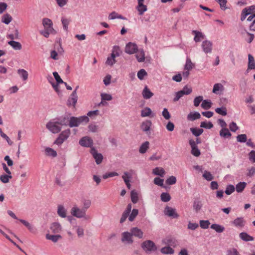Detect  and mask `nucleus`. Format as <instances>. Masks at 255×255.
I'll list each match as a JSON object with an SVG mask.
<instances>
[{
	"mask_svg": "<svg viewBox=\"0 0 255 255\" xmlns=\"http://www.w3.org/2000/svg\"><path fill=\"white\" fill-rule=\"evenodd\" d=\"M89 121V118L86 116L79 117H71L69 119L68 125L71 128L78 127L82 124H87Z\"/></svg>",
	"mask_w": 255,
	"mask_h": 255,
	"instance_id": "f257e3e1",
	"label": "nucleus"
},
{
	"mask_svg": "<svg viewBox=\"0 0 255 255\" xmlns=\"http://www.w3.org/2000/svg\"><path fill=\"white\" fill-rule=\"evenodd\" d=\"M61 126L57 121H51L46 124V128L53 133L59 132L61 129Z\"/></svg>",
	"mask_w": 255,
	"mask_h": 255,
	"instance_id": "f03ea898",
	"label": "nucleus"
},
{
	"mask_svg": "<svg viewBox=\"0 0 255 255\" xmlns=\"http://www.w3.org/2000/svg\"><path fill=\"white\" fill-rule=\"evenodd\" d=\"M141 247L147 253L155 251L157 249L155 244L150 240L143 242L141 244Z\"/></svg>",
	"mask_w": 255,
	"mask_h": 255,
	"instance_id": "7ed1b4c3",
	"label": "nucleus"
},
{
	"mask_svg": "<svg viewBox=\"0 0 255 255\" xmlns=\"http://www.w3.org/2000/svg\"><path fill=\"white\" fill-rule=\"evenodd\" d=\"M71 133L70 130L67 129L61 132L58 138L54 142L55 144L61 145L65 140H66L70 136Z\"/></svg>",
	"mask_w": 255,
	"mask_h": 255,
	"instance_id": "20e7f679",
	"label": "nucleus"
},
{
	"mask_svg": "<svg viewBox=\"0 0 255 255\" xmlns=\"http://www.w3.org/2000/svg\"><path fill=\"white\" fill-rule=\"evenodd\" d=\"M119 49V47L114 46L113 48V52L111 54V56L108 57L107 58V61L106 62V64L110 66H113L116 62L115 60V58L116 56H119L120 54L118 51V49Z\"/></svg>",
	"mask_w": 255,
	"mask_h": 255,
	"instance_id": "39448f33",
	"label": "nucleus"
},
{
	"mask_svg": "<svg viewBox=\"0 0 255 255\" xmlns=\"http://www.w3.org/2000/svg\"><path fill=\"white\" fill-rule=\"evenodd\" d=\"M70 212L72 216L78 218H84L86 216V212L85 210L80 209L77 206L73 207L71 209Z\"/></svg>",
	"mask_w": 255,
	"mask_h": 255,
	"instance_id": "423d86ee",
	"label": "nucleus"
},
{
	"mask_svg": "<svg viewBox=\"0 0 255 255\" xmlns=\"http://www.w3.org/2000/svg\"><path fill=\"white\" fill-rule=\"evenodd\" d=\"M78 88L77 86L76 89L72 92V93L70 95L69 97L67 102V105L68 107H73V108L75 107L76 104L77 102L78 97L77 96L76 90Z\"/></svg>",
	"mask_w": 255,
	"mask_h": 255,
	"instance_id": "0eeeda50",
	"label": "nucleus"
},
{
	"mask_svg": "<svg viewBox=\"0 0 255 255\" xmlns=\"http://www.w3.org/2000/svg\"><path fill=\"white\" fill-rule=\"evenodd\" d=\"M42 24L45 30H47L50 32L56 33V30L53 27V22L52 20L48 18H44L42 19Z\"/></svg>",
	"mask_w": 255,
	"mask_h": 255,
	"instance_id": "6e6552de",
	"label": "nucleus"
},
{
	"mask_svg": "<svg viewBox=\"0 0 255 255\" xmlns=\"http://www.w3.org/2000/svg\"><path fill=\"white\" fill-rule=\"evenodd\" d=\"M90 153L92 155L97 164H100L102 163L103 156L101 153H98L94 147H92L91 148Z\"/></svg>",
	"mask_w": 255,
	"mask_h": 255,
	"instance_id": "1a4fd4ad",
	"label": "nucleus"
},
{
	"mask_svg": "<svg viewBox=\"0 0 255 255\" xmlns=\"http://www.w3.org/2000/svg\"><path fill=\"white\" fill-rule=\"evenodd\" d=\"M164 213L165 215L172 218H178L179 216L175 209L168 206L165 208Z\"/></svg>",
	"mask_w": 255,
	"mask_h": 255,
	"instance_id": "9d476101",
	"label": "nucleus"
},
{
	"mask_svg": "<svg viewBox=\"0 0 255 255\" xmlns=\"http://www.w3.org/2000/svg\"><path fill=\"white\" fill-rule=\"evenodd\" d=\"M122 242L125 244H131L133 241L131 233L126 232L122 234Z\"/></svg>",
	"mask_w": 255,
	"mask_h": 255,
	"instance_id": "9b49d317",
	"label": "nucleus"
},
{
	"mask_svg": "<svg viewBox=\"0 0 255 255\" xmlns=\"http://www.w3.org/2000/svg\"><path fill=\"white\" fill-rule=\"evenodd\" d=\"M137 5L136 9L138 12L139 15H142L143 13L147 10V6L144 4L145 0H137Z\"/></svg>",
	"mask_w": 255,
	"mask_h": 255,
	"instance_id": "f8f14e48",
	"label": "nucleus"
},
{
	"mask_svg": "<svg viewBox=\"0 0 255 255\" xmlns=\"http://www.w3.org/2000/svg\"><path fill=\"white\" fill-rule=\"evenodd\" d=\"M137 46L136 44L129 42L126 45L125 52L128 54H132L137 51Z\"/></svg>",
	"mask_w": 255,
	"mask_h": 255,
	"instance_id": "ddd939ff",
	"label": "nucleus"
},
{
	"mask_svg": "<svg viewBox=\"0 0 255 255\" xmlns=\"http://www.w3.org/2000/svg\"><path fill=\"white\" fill-rule=\"evenodd\" d=\"M164 244L169 247L173 248L176 247L178 245L177 241L174 238L171 237H167L162 240Z\"/></svg>",
	"mask_w": 255,
	"mask_h": 255,
	"instance_id": "4468645a",
	"label": "nucleus"
},
{
	"mask_svg": "<svg viewBox=\"0 0 255 255\" xmlns=\"http://www.w3.org/2000/svg\"><path fill=\"white\" fill-rule=\"evenodd\" d=\"M79 144L82 146L91 147L93 144V141L91 138L88 136H85L80 140Z\"/></svg>",
	"mask_w": 255,
	"mask_h": 255,
	"instance_id": "2eb2a0df",
	"label": "nucleus"
},
{
	"mask_svg": "<svg viewBox=\"0 0 255 255\" xmlns=\"http://www.w3.org/2000/svg\"><path fill=\"white\" fill-rule=\"evenodd\" d=\"M213 44L209 40H205L202 43V47L203 51L206 53H211Z\"/></svg>",
	"mask_w": 255,
	"mask_h": 255,
	"instance_id": "dca6fc26",
	"label": "nucleus"
},
{
	"mask_svg": "<svg viewBox=\"0 0 255 255\" xmlns=\"http://www.w3.org/2000/svg\"><path fill=\"white\" fill-rule=\"evenodd\" d=\"M189 144L191 147V153L196 157H198L200 154V151L198 148L196 142L193 140H189Z\"/></svg>",
	"mask_w": 255,
	"mask_h": 255,
	"instance_id": "f3484780",
	"label": "nucleus"
},
{
	"mask_svg": "<svg viewBox=\"0 0 255 255\" xmlns=\"http://www.w3.org/2000/svg\"><path fill=\"white\" fill-rule=\"evenodd\" d=\"M152 126V123L150 120H146L143 122L140 126L141 130L146 133H150V129Z\"/></svg>",
	"mask_w": 255,
	"mask_h": 255,
	"instance_id": "a211bd4d",
	"label": "nucleus"
},
{
	"mask_svg": "<svg viewBox=\"0 0 255 255\" xmlns=\"http://www.w3.org/2000/svg\"><path fill=\"white\" fill-rule=\"evenodd\" d=\"M246 224V221L243 217H238L235 219L233 222L232 224L237 228H243Z\"/></svg>",
	"mask_w": 255,
	"mask_h": 255,
	"instance_id": "6ab92c4d",
	"label": "nucleus"
},
{
	"mask_svg": "<svg viewBox=\"0 0 255 255\" xmlns=\"http://www.w3.org/2000/svg\"><path fill=\"white\" fill-rule=\"evenodd\" d=\"M192 34L195 35L194 40L196 42H200L202 40L205 38V35L200 31L197 30H193Z\"/></svg>",
	"mask_w": 255,
	"mask_h": 255,
	"instance_id": "aec40b11",
	"label": "nucleus"
},
{
	"mask_svg": "<svg viewBox=\"0 0 255 255\" xmlns=\"http://www.w3.org/2000/svg\"><path fill=\"white\" fill-rule=\"evenodd\" d=\"M50 230L53 233H59L62 230V227L60 223L54 222L51 225Z\"/></svg>",
	"mask_w": 255,
	"mask_h": 255,
	"instance_id": "412c9836",
	"label": "nucleus"
},
{
	"mask_svg": "<svg viewBox=\"0 0 255 255\" xmlns=\"http://www.w3.org/2000/svg\"><path fill=\"white\" fill-rule=\"evenodd\" d=\"M248 60L247 71L255 69V61L254 57L250 54L248 55Z\"/></svg>",
	"mask_w": 255,
	"mask_h": 255,
	"instance_id": "4be33fe9",
	"label": "nucleus"
},
{
	"mask_svg": "<svg viewBox=\"0 0 255 255\" xmlns=\"http://www.w3.org/2000/svg\"><path fill=\"white\" fill-rule=\"evenodd\" d=\"M131 175L128 172H124V175L122 176V178L123 179L127 187L129 189L130 188V187H131V185L129 183L130 182L129 179L131 178Z\"/></svg>",
	"mask_w": 255,
	"mask_h": 255,
	"instance_id": "5701e85b",
	"label": "nucleus"
},
{
	"mask_svg": "<svg viewBox=\"0 0 255 255\" xmlns=\"http://www.w3.org/2000/svg\"><path fill=\"white\" fill-rule=\"evenodd\" d=\"M130 232L132 236L138 237V238H141L143 236V232L137 227L132 228L130 230Z\"/></svg>",
	"mask_w": 255,
	"mask_h": 255,
	"instance_id": "b1692460",
	"label": "nucleus"
},
{
	"mask_svg": "<svg viewBox=\"0 0 255 255\" xmlns=\"http://www.w3.org/2000/svg\"><path fill=\"white\" fill-rule=\"evenodd\" d=\"M142 94L145 99H149L153 95V93L150 91L147 86H145L143 89Z\"/></svg>",
	"mask_w": 255,
	"mask_h": 255,
	"instance_id": "393cba45",
	"label": "nucleus"
},
{
	"mask_svg": "<svg viewBox=\"0 0 255 255\" xmlns=\"http://www.w3.org/2000/svg\"><path fill=\"white\" fill-rule=\"evenodd\" d=\"M224 86L221 83H216L214 85L213 89V93L216 94H219V92H223L224 91Z\"/></svg>",
	"mask_w": 255,
	"mask_h": 255,
	"instance_id": "a878e982",
	"label": "nucleus"
},
{
	"mask_svg": "<svg viewBox=\"0 0 255 255\" xmlns=\"http://www.w3.org/2000/svg\"><path fill=\"white\" fill-rule=\"evenodd\" d=\"M17 73L23 81H24L27 80L28 73L25 70L19 69L17 70Z\"/></svg>",
	"mask_w": 255,
	"mask_h": 255,
	"instance_id": "bb28decb",
	"label": "nucleus"
},
{
	"mask_svg": "<svg viewBox=\"0 0 255 255\" xmlns=\"http://www.w3.org/2000/svg\"><path fill=\"white\" fill-rule=\"evenodd\" d=\"M201 117V115L198 112H191L187 116V119L189 121H193L195 120L199 119Z\"/></svg>",
	"mask_w": 255,
	"mask_h": 255,
	"instance_id": "cd10ccee",
	"label": "nucleus"
},
{
	"mask_svg": "<svg viewBox=\"0 0 255 255\" xmlns=\"http://www.w3.org/2000/svg\"><path fill=\"white\" fill-rule=\"evenodd\" d=\"M57 214L61 218H65L67 215V211L63 206L59 205L57 209Z\"/></svg>",
	"mask_w": 255,
	"mask_h": 255,
	"instance_id": "c85d7f7f",
	"label": "nucleus"
},
{
	"mask_svg": "<svg viewBox=\"0 0 255 255\" xmlns=\"http://www.w3.org/2000/svg\"><path fill=\"white\" fill-rule=\"evenodd\" d=\"M240 238L243 241L246 242L248 241H253L254 240V238L249 234H248L246 232L241 233L239 235Z\"/></svg>",
	"mask_w": 255,
	"mask_h": 255,
	"instance_id": "c756f323",
	"label": "nucleus"
},
{
	"mask_svg": "<svg viewBox=\"0 0 255 255\" xmlns=\"http://www.w3.org/2000/svg\"><path fill=\"white\" fill-rule=\"evenodd\" d=\"M62 238L61 236L59 235H52L50 234L46 235V239L50 240L54 243H56L58 240Z\"/></svg>",
	"mask_w": 255,
	"mask_h": 255,
	"instance_id": "7c9ffc66",
	"label": "nucleus"
},
{
	"mask_svg": "<svg viewBox=\"0 0 255 255\" xmlns=\"http://www.w3.org/2000/svg\"><path fill=\"white\" fill-rule=\"evenodd\" d=\"M149 147V142L148 141H145L140 145L139 152L140 153H145Z\"/></svg>",
	"mask_w": 255,
	"mask_h": 255,
	"instance_id": "2f4dec72",
	"label": "nucleus"
},
{
	"mask_svg": "<svg viewBox=\"0 0 255 255\" xmlns=\"http://www.w3.org/2000/svg\"><path fill=\"white\" fill-rule=\"evenodd\" d=\"M152 173L154 175H159L163 177L165 174V170L162 167H156L152 170Z\"/></svg>",
	"mask_w": 255,
	"mask_h": 255,
	"instance_id": "473e14b6",
	"label": "nucleus"
},
{
	"mask_svg": "<svg viewBox=\"0 0 255 255\" xmlns=\"http://www.w3.org/2000/svg\"><path fill=\"white\" fill-rule=\"evenodd\" d=\"M8 44L16 50H20L22 48V45L19 42L11 40L8 41Z\"/></svg>",
	"mask_w": 255,
	"mask_h": 255,
	"instance_id": "72a5a7b5",
	"label": "nucleus"
},
{
	"mask_svg": "<svg viewBox=\"0 0 255 255\" xmlns=\"http://www.w3.org/2000/svg\"><path fill=\"white\" fill-rule=\"evenodd\" d=\"M130 198L133 203H136L139 199L138 193L135 190H132L130 192Z\"/></svg>",
	"mask_w": 255,
	"mask_h": 255,
	"instance_id": "f704fd0d",
	"label": "nucleus"
},
{
	"mask_svg": "<svg viewBox=\"0 0 255 255\" xmlns=\"http://www.w3.org/2000/svg\"><path fill=\"white\" fill-rule=\"evenodd\" d=\"M136 57L137 61L139 62L144 61L145 59L144 53L142 50H138L136 52Z\"/></svg>",
	"mask_w": 255,
	"mask_h": 255,
	"instance_id": "c9c22d12",
	"label": "nucleus"
},
{
	"mask_svg": "<svg viewBox=\"0 0 255 255\" xmlns=\"http://www.w3.org/2000/svg\"><path fill=\"white\" fill-rule=\"evenodd\" d=\"M161 252L163 254L172 255L174 253V250L169 246H167L161 248Z\"/></svg>",
	"mask_w": 255,
	"mask_h": 255,
	"instance_id": "e433bc0d",
	"label": "nucleus"
},
{
	"mask_svg": "<svg viewBox=\"0 0 255 255\" xmlns=\"http://www.w3.org/2000/svg\"><path fill=\"white\" fill-rule=\"evenodd\" d=\"M231 133L227 128L222 129L220 131V135L224 138H228L231 136Z\"/></svg>",
	"mask_w": 255,
	"mask_h": 255,
	"instance_id": "4c0bfd02",
	"label": "nucleus"
},
{
	"mask_svg": "<svg viewBox=\"0 0 255 255\" xmlns=\"http://www.w3.org/2000/svg\"><path fill=\"white\" fill-rule=\"evenodd\" d=\"M211 228L218 233H222L225 230V228L223 226L217 224H212L211 226Z\"/></svg>",
	"mask_w": 255,
	"mask_h": 255,
	"instance_id": "58836bf2",
	"label": "nucleus"
},
{
	"mask_svg": "<svg viewBox=\"0 0 255 255\" xmlns=\"http://www.w3.org/2000/svg\"><path fill=\"white\" fill-rule=\"evenodd\" d=\"M45 154L47 156L56 157L57 156V152L53 149L50 147H46L45 150Z\"/></svg>",
	"mask_w": 255,
	"mask_h": 255,
	"instance_id": "ea45409f",
	"label": "nucleus"
},
{
	"mask_svg": "<svg viewBox=\"0 0 255 255\" xmlns=\"http://www.w3.org/2000/svg\"><path fill=\"white\" fill-rule=\"evenodd\" d=\"M11 16L8 13L4 14L2 17L1 21L6 24H9L12 20Z\"/></svg>",
	"mask_w": 255,
	"mask_h": 255,
	"instance_id": "a19ab883",
	"label": "nucleus"
},
{
	"mask_svg": "<svg viewBox=\"0 0 255 255\" xmlns=\"http://www.w3.org/2000/svg\"><path fill=\"white\" fill-rule=\"evenodd\" d=\"M71 20L69 18H67L65 17H62L61 18V22L63 27L65 31H67L68 29V25L70 22Z\"/></svg>",
	"mask_w": 255,
	"mask_h": 255,
	"instance_id": "79ce46f5",
	"label": "nucleus"
},
{
	"mask_svg": "<svg viewBox=\"0 0 255 255\" xmlns=\"http://www.w3.org/2000/svg\"><path fill=\"white\" fill-rule=\"evenodd\" d=\"M12 178V176L10 174H3L0 176V181L3 183H7L9 182V179Z\"/></svg>",
	"mask_w": 255,
	"mask_h": 255,
	"instance_id": "37998d69",
	"label": "nucleus"
},
{
	"mask_svg": "<svg viewBox=\"0 0 255 255\" xmlns=\"http://www.w3.org/2000/svg\"><path fill=\"white\" fill-rule=\"evenodd\" d=\"M152 113L151 109L149 108L146 107L143 109L141 112V116L142 117H149Z\"/></svg>",
	"mask_w": 255,
	"mask_h": 255,
	"instance_id": "c03bdc74",
	"label": "nucleus"
},
{
	"mask_svg": "<svg viewBox=\"0 0 255 255\" xmlns=\"http://www.w3.org/2000/svg\"><path fill=\"white\" fill-rule=\"evenodd\" d=\"M212 106V103L210 101L205 100H203L201 107L205 110L209 109Z\"/></svg>",
	"mask_w": 255,
	"mask_h": 255,
	"instance_id": "a18cd8bd",
	"label": "nucleus"
},
{
	"mask_svg": "<svg viewBox=\"0 0 255 255\" xmlns=\"http://www.w3.org/2000/svg\"><path fill=\"white\" fill-rule=\"evenodd\" d=\"M138 214V210L136 209H133L132 210L130 214V215L129 214V216H129L128 217L129 221L130 222L133 221L134 220V219L135 218V217L137 216Z\"/></svg>",
	"mask_w": 255,
	"mask_h": 255,
	"instance_id": "49530a36",
	"label": "nucleus"
},
{
	"mask_svg": "<svg viewBox=\"0 0 255 255\" xmlns=\"http://www.w3.org/2000/svg\"><path fill=\"white\" fill-rule=\"evenodd\" d=\"M246 183L245 182H240L237 185H236V191L238 192H242L244 189H245V188L246 187Z\"/></svg>",
	"mask_w": 255,
	"mask_h": 255,
	"instance_id": "de8ad7c7",
	"label": "nucleus"
},
{
	"mask_svg": "<svg viewBox=\"0 0 255 255\" xmlns=\"http://www.w3.org/2000/svg\"><path fill=\"white\" fill-rule=\"evenodd\" d=\"M202 207V204L200 201H195L193 204V208L196 212H198Z\"/></svg>",
	"mask_w": 255,
	"mask_h": 255,
	"instance_id": "09e8293b",
	"label": "nucleus"
},
{
	"mask_svg": "<svg viewBox=\"0 0 255 255\" xmlns=\"http://www.w3.org/2000/svg\"><path fill=\"white\" fill-rule=\"evenodd\" d=\"M180 91L182 92L184 95H188L192 93V89L191 87L188 86H185L184 87L182 90H180Z\"/></svg>",
	"mask_w": 255,
	"mask_h": 255,
	"instance_id": "8fccbe9b",
	"label": "nucleus"
},
{
	"mask_svg": "<svg viewBox=\"0 0 255 255\" xmlns=\"http://www.w3.org/2000/svg\"><path fill=\"white\" fill-rule=\"evenodd\" d=\"M190 130L196 136L200 135L203 132V129L201 128H191Z\"/></svg>",
	"mask_w": 255,
	"mask_h": 255,
	"instance_id": "3c124183",
	"label": "nucleus"
},
{
	"mask_svg": "<svg viewBox=\"0 0 255 255\" xmlns=\"http://www.w3.org/2000/svg\"><path fill=\"white\" fill-rule=\"evenodd\" d=\"M210 224V222L208 220H200V226L201 228L206 229L209 228Z\"/></svg>",
	"mask_w": 255,
	"mask_h": 255,
	"instance_id": "603ef678",
	"label": "nucleus"
},
{
	"mask_svg": "<svg viewBox=\"0 0 255 255\" xmlns=\"http://www.w3.org/2000/svg\"><path fill=\"white\" fill-rule=\"evenodd\" d=\"M91 205V201L90 199H84L83 200V209H84L85 212Z\"/></svg>",
	"mask_w": 255,
	"mask_h": 255,
	"instance_id": "864d4df0",
	"label": "nucleus"
},
{
	"mask_svg": "<svg viewBox=\"0 0 255 255\" xmlns=\"http://www.w3.org/2000/svg\"><path fill=\"white\" fill-rule=\"evenodd\" d=\"M194 64L192 63L191 60L188 58L186 60V64L185 65V70L190 71L193 69Z\"/></svg>",
	"mask_w": 255,
	"mask_h": 255,
	"instance_id": "5fc2aeb1",
	"label": "nucleus"
},
{
	"mask_svg": "<svg viewBox=\"0 0 255 255\" xmlns=\"http://www.w3.org/2000/svg\"><path fill=\"white\" fill-rule=\"evenodd\" d=\"M161 199L162 201L167 202L170 200L171 197L167 193H162L161 194Z\"/></svg>",
	"mask_w": 255,
	"mask_h": 255,
	"instance_id": "6e6d98bb",
	"label": "nucleus"
},
{
	"mask_svg": "<svg viewBox=\"0 0 255 255\" xmlns=\"http://www.w3.org/2000/svg\"><path fill=\"white\" fill-rule=\"evenodd\" d=\"M58 123L60 126H67L69 123V119L68 117H63L59 119Z\"/></svg>",
	"mask_w": 255,
	"mask_h": 255,
	"instance_id": "4d7b16f0",
	"label": "nucleus"
},
{
	"mask_svg": "<svg viewBox=\"0 0 255 255\" xmlns=\"http://www.w3.org/2000/svg\"><path fill=\"white\" fill-rule=\"evenodd\" d=\"M184 95L183 94L182 92H181L180 91L177 92L174 94V98L173 99V101L174 102H177L179 100L180 98H181Z\"/></svg>",
	"mask_w": 255,
	"mask_h": 255,
	"instance_id": "13d9d810",
	"label": "nucleus"
},
{
	"mask_svg": "<svg viewBox=\"0 0 255 255\" xmlns=\"http://www.w3.org/2000/svg\"><path fill=\"white\" fill-rule=\"evenodd\" d=\"M215 111L217 113L222 116H226L227 114L226 109L225 107L218 108L215 109Z\"/></svg>",
	"mask_w": 255,
	"mask_h": 255,
	"instance_id": "bf43d9fd",
	"label": "nucleus"
},
{
	"mask_svg": "<svg viewBox=\"0 0 255 255\" xmlns=\"http://www.w3.org/2000/svg\"><path fill=\"white\" fill-rule=\"evenodd\" d=\"M101 97L102 101H111L112 100V96L109 94L101 93Z\"/></svg>",
	"mask_w": 255,
	"mask_h": 255,
	"instance_id": "052dcab7",
	"label": "nucleus"
},
{
	"mask_svg": "<svg viewBox=\"0 0 255 255\" xmlns=\"http://www.w3.org/2000/svg\"><path fill=\"white\" fill-rule=\"evenodd\" d=\"M247 13H248V15L252 14L254 11H255V5H251L249 7H247L243 9Z\"/></svg>",
	"mask_w": 255,
	"mask_h": 255,
	"instance_id": "680f3d73",
	"label": "nucleus"
},
{
	"mask_svg": "<svg viewBox=\"0 0 255 255\" xmlns=\"http://www.w3.org/2000/svg\"><path fill=\"white\" fill-rule=\"evenodd\" d=\"M176 182V178L174 176H170L166 180V183L168 185H173L175 184Z\"/></svg>",
	"mask_w": 255,
	"mask_h": 255,
	"instance_id": "e2e57ef3",
	"label": "nucleus"
},
{
	"mask_svg": "<svg viewBox=\"0 0 255 255\" xmlns=\"http://www.w3.org/2000/svg\"><path fill=\"white\" fill-rule=\"evenodd\" d=\"M203 177L208 181H211L213 179L212 174L207 171H205L203 175Z\"/></svg>",
	"mask_w": 255,
	"mask_h": 255,
	"instance_id": "0e129e2a",
	"label": "nucleus"
},
{
	"mask_svg": "<svg viewBox=\"0 0 255 255\" xmlns=\"http://www.w3.org/2000/svg\"><path fill=\"white\" fill-rule=\"evenodd\" d=\"M235 190V188L233 185H229L226 187L225 193L227 195L231 194Z\"/></svg>",
	"mask_w": 255,
	"mask_h": 255,
	"instance_id": "69168bd1",
	"label": "nucleus"
},
{
	"mask_svg": "<svg viewBox=\"0 0 255 255\" xmlns=\"http://www.w3.org/2000/svg\"><path fill=\"white\" fill-rule=\"evenodd\" d=\"M147 73L144 69L140 70L137 74V77L140 80H143L144 77L147 75Z\"/></svg>",
	"mask_w": 255,
	"mask_h": 255,
	"instance_id": "338daca9",
	"label": "nucleus"
},
{
	"mask_svg": "<svg viewBox=\"0 0 255 255\" xmlns=\"http://www.w3.org/2000/svg\"><path fill=\"white\" fill-rule=\"evenodd\" d=\"M203 98L201 96L196 97L194 100V105L195 107L199 106L201 102H203Z\"/></svg>",
	"mask_w": 255,
	"mask_h": 255,
	"instance_id": "774afa93",
	"label": "nucleus"
}]
</instances>
